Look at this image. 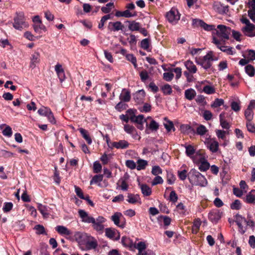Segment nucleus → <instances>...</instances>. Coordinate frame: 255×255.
Returning a JSON list of instances; mask_svg holds the SVG:
<instances>
[{
    "mask_svg": "<svg viewBox=\"0 0 255 255\" xmlns=\"http://www.w3.org/2000/svg\"><path fill=\"white\" fill-rule=\"evenodd\" d=\"M126 58L127 59L131 62L132 64L133 65L134 68H136L137 65L136 64V59L135 57L133 56V54H128L126 55Z\"/></svg>",
    "mask_w": 255,
    "mask_h": 255,
    "instance_id": "nucleus-51",
    "label": "nucleus"
},
{
    "mask_svg": "<svg viewBox=\"0 0 255 255\" xmlns=\"http://www.w3.org/2000/svg\"><path fill=\"white\" fill-rule=\"evenodd\" d=\"M198 166L199 169L201 171H206L210 167V164L207 161V159L205 160V161H203V162H201L199 164H198Z\"/></svg>",
    "mask_w": 255,
    "mask_h": 255,
    "instance_id": "nucleus-40",
    "label": "nucleus"
},
{
    "mask_svg": "<svg viewBox=\"0 0 255 255\" xmlns=\"http://www.w3.org/2000/svg\"><path fill=\"white\" fill-rule=\"evenodd\" d=\"M51 110L47 107H43L38 110V113L41 116L46 117L49 113H50Z\"/></svg>",
    "mask_w": 255,
    "mask_h": 255,
    "instance_id": "nucleus-46",
    "label": "nucleus"
},
{
    "mask_svg": "<svg viewBox=\"0 0 255 255\" xmlns=\"http://www.w3.org/2000/svg\"><path fill=\"white\" fill-rule=\"evenodd\" d=\"M224 103V101L222 99L217 98L211 104V106L212 108H216L220 107L223 105Z\"/></svg>",
    "mask_w": 255,
    "mask_h": 255,
    "instance_id": "nucleus-47",
    "label": "nucleus"
},
{
    "mask_svg": "<svg viewBox=\"0 0 255 255\" xmlns=\"http://www.w3.org/2000/svg\"><path fill=\"white\" fill-rule=\"evenodd\" d=\"M184 64L187 71H188L191 74H194L197 72V68L193 61L188 60L185 61Z\"/></svg>",
    "mask_w": 255,
    "mask_h": 255,
    "instance_id": "nucleus-17",
    "label": "nucleus"
},
{
    "mask_svg": "<svg viewBox=\"0 0 255 255\" xmlns=\"http://www.w3.org/2000/svg\"><path fill=\"white\" fill-rule=\"evenodd\" d=\"M244 57L250 61L255 60V51L253 50H248L246 56H244Z\"/></svg>",
    "mask_w": 255,
    "mask_h": 255,
    "instance_id": "nucleus-50",
    "label": "nucleus"
},
{
    "mask_svg": "<svg viewBox=\"0 0 255 255\" xmlns=\"http://www.w3.org/2000/svg\"><path fill=\"white\" fill-rule=\"evenodd\" d=\"M128 28L131 31H138L140 28V24L134 21L130 22L128 25Z\"/></svg>",
    "mask_w": 255,
    "mask_h": 255,
    "instance_id": "nucleus-42",
    "label": "nucleus"
},
{
    "mask_svg": "<svg viewBox=\"0 0 255 255\" xmlns=\"http://www.w3.org/2000/svg\"><path fill=\"white\" fill-rule=\"evenodd\" d=\"M245 116L247 121H252L254 116V113L253 110L248 107L245 112Z\"/></svg>",
    "mask_w": 255,
    "mask_h": 255,
    "instance_id": "nucleus-45",
    "label": "nucleus"
},
{
    "mask_svg": "<svg viewBox=\"0 0 255 255\" xmlns=\"http://www.w3.org/2000/svg\"><path fill=\"white\" fill-rule=\"evenodd\" d=\"M240 21L245 24L242 28V31L244 35L250 37L255 36V25L252 23L249 19L244 16L242 17Z\"/></svg>",
    "mask_w": 255,
    "mask_h": 255,
    "instance_id": "nucleus-4",
    "label": "nucleus"
},
{
    "mask_svg": "<svg viewBox=\"0 0 255 255\" xmlns=\"http://www.w3.org/2000/svg\"><path fill=\"white\" fill-rule=\"evenodd\" d=\"M127 197V201L130 204H134L137 203H141L140 198L138 194H128Z\"/></svg>",
    "mask_w": 255,
    "mask_h": 255,
    "instance_id": "nucleus-22",
    "label": "nucleus"
},
{
    "mask_svg": "<svg viewBox=\"0 0 255 255\" xmlns=\"http://www.w3.org/2000/svg\"><path fill=\"white\" fill-rule=\"evenodd\" d=\"M244 200L247 203L255 204V190H252L247 194Z\"/></svg>",
    "mask_w": 255,
    "mask_h": 255,
    "instance_id": "nucleus-19",
    "label": "nucleus"
},
{
    "mask_svg": "<svg viewBox=\"0 0 255 255\" xmlns=\"http://www.w3.org/2000/svg\"><path fill=\"white\" fill-rule=\"evenodd\" d=\"M146 127L147 129H146V131H147L148 129L152 131H156L159 128L158 124L152 119L148 125L146 124ZM146 132L148 133L147 131Z\"/></svg>",
    "mask_w": 255,
    "mask_h": 255,
    "instance_id": "nucleus-32",
    "label": "nucleus"
},
{
    "mask_svg": "<svg viewBox=\"0 0 255 255\" xmlns=\"http://www.w3.org/2000/svg\"><path fill=\"white\" fill-rule=\"evenodd\" d=\"M13 20V26L17 30H21L22 29L28 26V24L25 21V18L23 12L17 13Z\"/></svg>",
    "mask_w": 255,
    "mask_h": 255,
    "instance_id": "nucleus-5",
    "label": "nucleus"
},
{
    "mask_svg": "<svg viewBox=\"0 0 255 255\" xmlns=\"http://www.w3.org/2000/svg\"><path fill=\"white\" fill-rule=\"evenodd\" d=\"M176 180L175 176L172 173H168L167 175V182L169 184H173Z\"/></svg>",
    "mask_w": 255,
    "mask_h": 255,
    "instance_id": "nucleus-56",
    "label": "nucleus"
},
{
    "mask_svg": "<svg viewBox=\"0 0 255 255\" xmlns=\"http://www.w3.org/2000/svg\"><path fill=\"white\" fill-rule=\"evenodd\" d=\"M0 129L2 130V134L7 137L11 136L12 132L11 128L5 124H2L0 125Z\"/></svg>",
    "mask_w": 255,
    "mask_h": 255,
    "instance_id": "nucleus-23",
    "label": "nucleus"
},
{
    "mask_svg": "<svg viewBox=\"0 0 255 255\" xmlns=\"http://www.w3.org/2000/svg\"><path fill=\"white\" fill-rule=\"evenodd\" d=\"M217 29H215L217 36L222 40H227L229 38V35L231 32V29L224 25H218Z\"/></svg>",
    "mask_w": 255,
    "mask_h": 255,
    "instance_id": "nucleus-6",
    "label": "nucleus"
},
{
    "mask_svg": "<svg viewBox=\"0 0 255 255\" xmlns=\"http://www.w3.org/2000/svg\"><path fill=\"white\" fill-rule=\"evenodd\" d=\"M108 28L111 31H118L123 30L124 28V25L120 21L110 22Z\"/></svg>",
    "mask_w": 255,
    "mask_h": 255,
    "instance_id": "nucleus-11",
    "label": "nucleus"
},
{
    "mask_svg": "<svg viewBox=\"0 0 255 255\" xmlns=\"http://www.w3.org/2000/svg\"><path fill=\"white\" fill-rule=\"evenodd\" d=\"M33 27L34 29V31L37 33H40L41 30L44 31L46 30L45 26L42 24V22L35 23L33 24Z\"/></svg>",
    "mask_w": 255,
    "mask_h": 255,
    "instance_id": "nucleus-43",
    "label": "nucleus"
},
{
    "mask_svg": "<svg viewBox=\"0 0 255 255\" xmlns=\"http://www.w3.org/2000/svg\"><path fill=\"white\" fill-rule=\"evenodd\" d=\"M119 98L122 101L125 102H129L130 100V94L129 91L126 89H123L119 96Z\"/></svg>",
    "mask_w": 255,
    "mask_h": 255,
    "instance_id": "nucleus-21",
    "label": "nucleus"
},
{
    "mask_svg": "<svg viewBox=\"0 0 255 255\" xmlns=\"http://www.w3.org/2000/svg\"><path fill=\"white\" fill-rule=\"evenodd\" d=\"M122 243L125 247H128L130 248L135 247V244L129 238L127 237H122Z\"/></svg>",
    "mask_w": 255,
    "mask_h": 255,
    "instance_id": "nucleus-28",
    "label": "nucleus"
},
{
    "mask_svg": "<svg viewBox=\"0 0 255 255\" xmlns=\"http://www.w3.org/2000/svg\"><path fill=\"white\" fill-rule=\"evenodd\" d=\"M235 222L239 227V232L243 235L247 231V227H244L246 222V219L242 215L237 214L235 216Z\"/></svg>",
    "mask_w": 255,
    "mask_h": 255,
    "instance_id": "nucleus-8",
    "label": "nucleus"
},
{
    "mask_svg": "<svg viewBox=\"0 0 255 255\" xmlns=\"http://www.w3.org/2000/svg\"><path fill=\"white\" fill-rule=\"evenodd\" d=\"M145 93L144 90H139L134 95V99L137 104L143 102Z\"/></svg>",
    "mask_w": 255,
    "mask_h": 255,
    "instance_id": "nucleus-18",
    "label": "nucleus"
},
{
    "mask_svg": "<svg viewBox=\"0 0 255 255\" xmlns=\"http://www.w3.org/2000/svg\"><path fill=\"white\" fill-rule=\"evenodd\" d=\"M207 146L212 152H216L219 149V143L215 139H210L207 142Z\"/></svg>",
    "mask_w": 255,
    "mask_h": 255,
    "instance_id": "nucleus-15",
    "label": "nucleus"
},
{
    "mask_svg": "<svg viewBox=\"0 0 255 255\" xmlns=\"http://www.w3.org/2000/svg\"><path fill=\"white\" fill-rule=\"evenodd\" d=\"M248 16L255 23V9H251L248 11Z\"/></svg>",
    "mask_w": 255,
    "mask_h": 255,
    "instance_id": "nucleus-64",
    "label": "nucleus"
},
{
    "mask_svg": "<svg viewBox=\"0 0 255 255\" xmlns=\"http://www.w3.org/2000/svg\"><path fill=\"white\" fill-rule=\"evenodd\" d=\"M216 60H217V58L214 57L213 53L212 51L209 52L202 58H195V62L205 70H208L210 68L212 65L213 61Z\"/></svg>",
    "mask_w": 255,
    "mask_h": 255,
    "instance_id": "nucleus-3",
    "label": "nucleus"
},
{
    "mask_svg": "<svg viewBox=\"0 0 255 255\" xmlns=\"http://www.w3.org/2000/svg\"><path fill=\"white\" fill-rule=\"evenodd\" d=\"M123 218V215L120 212H116L111 218V219L114 223V224L121 228H124L125 227V224L121 223L120 221L122 218Z\"/></svg>",
    "mask_w": 255,
    "mask_h": 255,
    "instance_id": "nucleus-12",
    "label": "nucleus"
},
{
    "mask_svg": "<svg viewBox=\"0 0 255 255\" xmlns=\"http://www.w3.org/2000/svg\"><path fill=\"white\" fill-rule=\"evenodd\" d=\"M115 16L117 17H130L133 16L131 13L128 10H126L124 11H117L115 13Z\"/></svg>",
    "mask_w": 255,
    "mask_h": 255,
    "instance_id": "nucleus-33",
    "label": "nucleus"
},
{
    "mask_svg": "<svg viewBox=\"0 0 255 255\" xmlns=\"http://www.w3.org/2000/svg\"><path fill=\"white\" fill-rule=\"evenodd\" d=\"M196 95V91L192 88L187 89L185 91V97L188 100H192Z\"/></svg>",
    "mask_w": 255,
    "mask_h": 255,
    "instance_id": "nucleus-27",
    "label": "nucleus"
},
{
    "mask_svg": "<svg viewBox=\"0 0 255 255\" xmlns=\"http://www.w3.org/2000/svg\"><path fill=\"white\" fill-rule=\"evenodd\" d=\"M141 192L144 196H149L151 194V188L146 184H142L140 185Z\"/></svg>",
    "mask_w": 255,
    "mask_h": 255,
    "instance_id": "nucleus-34",
    "label": "nucleus"
},
{
    "mask_svg": "<svg viewBox=\"0 0 255 255\" xmlns=\"http://www.w3.org/2000/svg\"><path fill=\"white\" fill-rule=\"evenodd\" d=\"M79 130L83 137L86 140L87 143L89 144H91L92 142V140L88 133V132L83 128H80Z\"/></svg>",
    "mask_w": 255,
    "mask_h": 255,
    "instance_id": "nucleus-30",
    "label": "nucleus"
},
{
    "mask_svg": "<svg viewBox=\"0 0 255 255\" xmlns=\"http://www.w3.org/2000/svg\"><path fill=\"white\" fill-rule=\"evenodd\" d=\"M55 229L59 234L62 235L69 236L71 234V231L68 228L63 226H57Z\"/></svg>",
    "mask_w": 255,
    "mask_h": 255,
    "instance_id": "nucleus-25",
    "label": "nucleus"
},
{
    "mask_svg": "<svg viewBox=\"0 0 255 255\" xmlns=\"http://www.w3.org/2000/svg\"><path fill=\"white\" fill-rule=\"evenodd\" d=\"M124 129L127 133L130 134H133L134 132H136L134 127L129 125H125Z\"/></svg>",
    "mask_w": 255,
    "mask_h": 255,
    "instance_id": "nucleus-44",
    "label": "nucleus"
},
{
    "mask_svg": "<svg viewBox=\"0 0 255 255\" xmlns=\"http://www.w3.org/2000/svg\"><path fill=\"white\" fill-rule=\"evenodd\" d=\"M192 158L193 162L198 165L206 160L205 155L202 153H197Z\"/></svg>",
    "mask_w": 255,
    "mask_h": 255,
    "instance_id": "nucleus-24",
    "label": "nucleus"
},
{
    "mask_svg": "<svg viewBox=\"0 0 255 255\" xmlns=\"http://www.w3.org/2000/svg\"><path fill=\"white\" fill-rule=\"evenodd\" d=\"M163 77L165 81H170L173 79L174 77V74L171 71L170 72L164 73L163 75Z\"/></svg>",
    "mask_w": 255,
    "mask_h": 255,
    "instance_id": "nucleus-57",
    "label": "nucleus"
},
{
    "mask_svg": "<svg viewBox=\"0 0 255 255\" xmlns=\"http://www.w3.org/2000/svg\"><path fill=\"white\" fill-rule=\"evenodd\" d=\"M203 91L207 94H213L215 93V89L212 86L206 85L204 87Z\"/></svg>",
    "mask_w": 255,
    "mask_h": 255,
    "instance_id": "nucleus-49",
    "label": "nucleus"
},
{
    "mask_svg": "<svg viewBox=\"0 0 255 255\" xmlns=\"http://www.w3.org/2000/svg\"><path fill=\"white\" fill-rule=\"evenodd\" d=\"M161 90L165 95H169L172 93V89L171 86L168 84L163 85L161 87Z\"/></svg>",
    "mask_w": 255,
    "mask_h": 255,
    "instance_id": "nucleus-38",
    "label": "nucleus"
},
{
    "mask_svg": "<svg viewBox=\"0 0 255 255\" xmlns=\"http://www.w3.org/2000/svg\"><path fill=\"white\" fill-rule=\"evenodd\" d=\"M224 117V113H221L219 117H220V125H221V127H222V128L226 129H228L230 128V125L227 121H226L225 120H224L223 119Z\"/></svg>",
    "mask_w": 255,
    "mask_h": 255,
    "instance_id": "nucleus-37",
    "label": "nucleus"
},
{
    "mask_svg": "<svg viewBox=\"0 0 255 255\" xmlns=\"http://www.w3.org/2000/svg\"><path fill=\"white\" fill-rule=\"evenodd\" d=\"M216 135L219 138H221L224 140L226 138V134H228V131H225L222 130H217L216 131Z\"/></svg>",
    "mask_w": 255,
    "mask_h": 255,
    "instance_id": "nucleus-53",
    "label": "nucleus"
},
{
    "mask_svg": "<svg viewBox=\"0 0 255 255\" xmlns=\"http://www.w3.org/2000/svg\"><path fill=\"white\" fill-rule=\"evenodd\" d=\"M207 132V129L205 126L200 125L196 129V132L200 135H203Z\"/></svg>",
    "mask_w": 255,
    "mask_h": 255,
    "instance_id": "nucleus-48",
    "label": "nucleus"
},
{
    "mask_svg": "<svg viewBox=\"0 0 255 255\" xmlns=\"http://www.w3.org/2000/svg\"><path fill=\"white\" fill-rule=\"evenodd\" d=\"M105 234L106 236L111 239L118 240L120 238V233L113 228H106Z\"/></svg>",
    "mask_w": 255,
    "mask_h": 255,
    "instance_id": "nucleus-9",
    "label": "nucleus"
},
{
    "mask_svg": "<svg viewBox=\"0 0 255 255\" xmlns=\"http://www.w3.org/2000/svg\"><path fill=\"white\" fill-rule=\"evenodd\" d=\"M147 165V161L146 160L139 159L137 161L136 169L138 170H140L145 169V167Z\"/></svg>",
    "mask_w": 255,
    "mask_h": 255,
    "instance_id": "nucleus-35",
    "label": "nucleus"
},
{
    "mask_svg": "<svg viewBox=\"0 0 255 255\" xmlns=\"http://www.w3.org/2000/svg\"><path fill=\"white\" fill-rule=\"evenodd\" d=\"M78 213L83 222L92 223L94 222V218L89 216L84 210L80 209L78 211Z\"/></svg>",
    "mask_w": 255,
    "mask_h": 255,
    "instance_id": "nucleus-13",
    "label": "nucleus"
},
{
    "mask_svg": "<svg viewBox=\"0 0 255 255\" xmlns=\"http://www.w3.org/2000/svg\"><path fill=\"white\" fill-rule=\"evenodd\" d=\"M162 172V169L159 166L157 165L152 167L151 173L153 175L156 176L161 174Z\"/></svg>",
    "mask_w": 255,
    "mask_h": 255,
    "instance_id": "nucleus-60",
    "label": "nucleus"
},
{
    "mask_svg": "<svg viewBox=\"0 0 255 255\" xmlns=\"http://www.w3.org/2000/svg\"><path fill=\"white\" fill-rule=\"evenodd\" d=\"M39 62V54L38 53H34L32 55L31 59V62L30 67L32 69L34 68L36 64Z\"/></svg>",
    "mask_w": 255,
    "mask_h": 255,
    "instance_id": "nucleus-29",
    "label": "nucleus"
},
{
    "mask_svg": "<svg viewBox=\"0 0 255 255\" xmlns=\"http://www.w3.org/2000/svg\"><path fill=\"white\" fill-rule=\"evenodd\" d=\"M36 230L37 234H44L45 233V229L42 225H37L34 227V228Z\"/></svg>",
    "mask_w": 255,
    "mask_h": 255,
    "instance_id": "nucleus-61",
    "label": "nucleus"
},
{
    "mask_svg": "<svg viewBox=\"0 0 255 255\" xmlns=\"http://www.w3.org/2000/svg\"><path fill=\"white\" fill-rule=\"evenodd\" d=\"M185 148L187 155L192 158L195 152V149L194 147L191 145H188L185 146Z\"/></svg>",
    "mask_w": 255,
    "mask_h": 255,
    "instance_id": "nucleus-39",
    "label": "nucleus"
},
{
    "mask_svg": "<svg viewBox=\"0 0 255 255\" xmlns=\"http://www.w3.org/2000/svg\"><path fill=\"white\" fill-rule=\"evenodd\" d=\"M130 119L132 122L136 123L137 124H143L144 122H146V120L144 119L142 115H139L137 116H133L130 117Z\"/></svg>",
    "mask_w": 255,
    "mask_h": 255,
    "instance_id": "nucleus-26",
    "label": "nucleus"
},
{
    "mask_svg": "<svg viewBox=\"0 0 255 255\" xmlns=\"http://www.w3.org/2000/svg\"><path fill=\"white\" fill-rule=\"evenodd\" d=\"M73 237L79 245L84 246L88 250L95 249L97 247L96 239L86 233L77 232Z\"/></svg>",
    "mask_w": 255,
    "mask_h": 255,
    "instance_id": "nucleus-1",
    "label": "nucleus"
},
{
    "mask_svg": "<svg viewBox=\"0 0 255 255\" xmlns=\"http://www.w3.org/2000/svg\"><path fill=\"white\" fill-rule=\"evenodd\" d=\"M231 109L235 112H238L241 109L240 102L233 101L231 104Z\"/></svg>",
    "mask_w": 255,
    "mask_h": 255,
    "instance_id": "nucleus-54",
    "label": "nucleus"
},
{
    "mask_svg": "<svg viewBox=\"0 0 255 255\" xmlns=\"http://www.w3.org/2000/svg\"><path fill=\"white\" fill-rule=\"evenodd\" d=\"M241 208V203L239 200H236L231 204V208L233 210H239Z\"/></svg>",
    "mask_w": 255,
    "mask_h": 255,
    "instance_id": "nucleus-55",
    "label": "nucleus"
},
{
    "mask_svg": "<svg viewBox=\"0 0 255 255\" xmlns=\"http://www.w3.org/2000/svg\"><path fill=\"white\" fill-rule=\"evenodd\" d=\"M129 143L125 140H121L118 142H113L111 145H108V146L113 149L116 148L117 149H125L128 147Z\"/></svg>",
    "mask_w": 255,
    "mask_h": 255,
    "instance_id": "nucleus-10",
    "label": "nucleus"
},
{
    "mask_svg": "<svg viewBox=\"0 0 255 255\" xmlns=\"http://www.w3.org/2000/svg\"><path fill=\"white\" fill-rule=\"evenodd\" d=\"M164 126L165 127V128L166 129V130L168 131H170L172 129L174 130L175 128L174 127L173 124L172 122L167 121L165 123H164Z\"/></svg>",
    "mask_w": 255,
    "mask_h": 255,
    "instance_id": "nucleus-63",
    "label": "nucleus"
},
{
    "mask_svg": "<svg viewBox=\"0 0 255 255\" xmlns=\"http://www.w3.org/2000/svg\"><path fill=\"white\" fill-rule=\"evenodd\" d=\"M190 182L196 186L205 187L208 184L205 177L195 169H192L188 174Z\"/></svg>",
    "mask_w": 255,
    "mask_h": 255,
    "instance_id": "nucleus-2",
    "label": "nucleus"
},
{
    "mask_svg": "<svg viewBox=\"0 0 255 255\" xmlns=\"http://www.w3.org/2000/svg\"><path fill=\"white\" fill-rule=\"evenodd\" d=\"M220 49L224 52H226L227 54L229 55H233L235 53V52L233 50V48L229 47L226 46H222L220 47Z\"/></svg>",
    "mask_w": 255,
    "mask_h": 255,
    "instance_id": "nucleus-52",
    "label": "nucleus"
},
{
    "mask_svg": "<svg viewBox=\"0 0 255 255\" xmlns=\"http://www.w3.org/2000/svg\"><path fill=\"white\" fill-rule=\"evenodd\" d=\"M103 175L102 174L96 175H95L91 180L90 181V185H92L93 184H98V185L100 187H101V184L100 182L103 180Z\"/></svg>",
    "mask_w": 255,
    "mask_h": 255,
    "instance_id": "nucleus-31",
    "label": "nucleus"
},
{
    "mask_svg": "<svg viewBox=\"0 0 255 255\" xmlns=\"http://www.w3.org/2000/svg\"><path fill=\"white\" fill-rule=\"evenodd\" d=\"M217 36H214L213 38V42L220 49V47L222 46V44L226 40L219 39Z\"/></svg>",
    "mask_w": 255,
    "mask_h": 255,
    "instance_id": "nucleus-58",
    "label": "nucleus"
},
{
    "mask_svg": "<svg viewBox=\"0 0 255 255\" xmlns=\"http://www.w3.org/2000/svg\"><path fill=\"white\" fill-rule=\"evenodd\" d=\"M55 71L61 82H62L65 79V74L64 69L61 64L57 63L55 66Z\"/></svg>",
    "mask_w": 255,
    "mask_h": 255,
    "instance_id": "nucleus-14",
    "label": "nucleus"
},
{
    "mask_svg": "<svg viewBox=\"0 0 255 255\" xmlns=\"http://www.w3.org/2000/svg\"><path fill=\"white\" fill-rule=\"evenodd\" d=\"M120 183H121L120 187L121 189L124 191H127L128 186L126 180L123 179H121L117 183V185H118Z\"/></svg>",
    "mask_w": 255,
    "mask_h": 255,
    "instance_id": "nucleus-59",
    "label": "nucleus"
},
{
    "mask_svg": "<svg viewBox=\"0 0 255 255\" xmlns=\"http://www.w3.org/2000/svg\"><path fill=\"white\" fill-rule=\"evenodd\" d=\"M180 128L182 132L184 133H189L193 130L191 127L188 125H182Z\"/></svg>",
    "mask_w": 255,
    "mask_h": 255,
    "instance_id": "nucleus-62",
    "label": "nucleus"
},
{
    "mask_svg": "<svg viewBox=\"0 0 255 255\" xmlns=\"http://www.w3.org/2000/svg\"><path fill=\"white\" fill-rule=\"evenodd\" d=\"M246 73L250 77H253L255 74V69L252 65H247L245 67Z\"/></svg>",
    "mask_w": 255,
    "mask_h": 255,
    "instance_id": "nucleus-36",
    "label": "nucleus"
},
{
    "mask_svg": "<svg viewBox=\"0 0 255 255\" xmlns=\"http://www.w3.org/2000/svg\"><path fill=\"white\" fill-rule=\"evenodd\" d=\"M166 17L170 23L175 24L180 19V14L176 8L172 7L166 13Z\"/></svg>",
    "mask_w": 255,
    "mask_h": 255,
    "instance_id": "nucleus-7",
    "label": "nucleus"
},
{
    "mask_svg": "<svg viewBox=\"0 0 255 255\" xmlns=\"http://www.w3.org/2000/svg\"><path fill=\"white\" fill-rule=\"evenodd\" d=\"M38 209L44 218H47L49 217L50 214V208L49 207L41 204H38Z\"/></svg>",
    "mask_w": 255,
    "mask_h": 255,
    "instance_id": "nucleus-20",
    "label": "nucleus"
},
{
    "mask_svg": "<svg viewBox=\"0 0 255 255\" xmlns=\"http://www.w3.org/2000/svg\"><path fill=\"white\" fill-rule=\"evenodd\" d=\"M93 228L96 231L98 232H102L104 229V226L103 225V223H99L96 222L95 219L94 218V222H92Z\"/></svg>",
    "mask_w": 255,
    "mask_h": 255,
    "instance_id": "nucleus-41",
    "label": "nucleus"
},
{
    "mask_svg": "<svg viewBox=\"0 0 255 255\" xmlns=\"http://www.w3.org/2000/svg\"><path fill=\"white\" fill-rule=\"evenodd\" d=\"M222 213L218 210L213 211L209 214V219L213 223H217L221 219Z\"/></svg>",
    "mask_w": 255,
    "mask_h": 255,
    "instance_id": "nucleus-16",
    "label": "nucleus"
}]
</instances>
